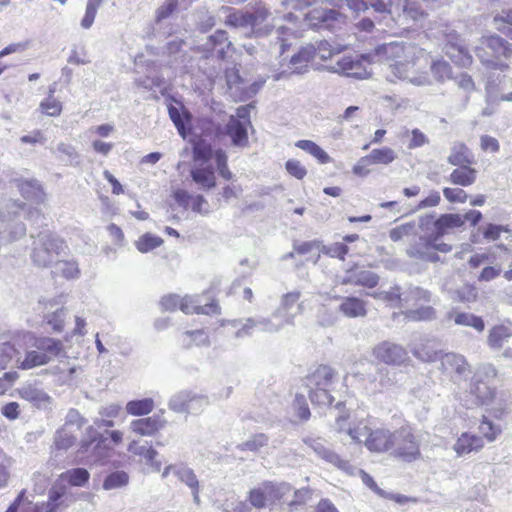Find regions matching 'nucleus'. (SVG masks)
<instances>
[{"instance_id": "4d7b16f0", "label": "nucleus", "mask_w": 512, "mask_h": 512, "mask_svg": "<svg viewBox=\"0 0 512 512\" xmlns=\"http://www.w3.org/2000/svg\"><path fill=\"white\" fill-rule=\"evenodd\" d=\"M431 72L438 82H445L452 78L450 65L444 60H435L431 63Z\"/></svg>"}, {"instance_id": "c85d7f7f", "label": "nucleus", "mask_w": 512, "mask_h": 512, "mask_svg": "<svg viewBox=\"0 0 512 512\" xmlns=\"http://www.w3.org/2000/svg\"><path fill=\"white\" fill-rule=\"evenodd\" d=\"M17 335L21 336L24 340H34L33 346L51 356V359L60 355L63 351V345L59 340L47 337L34 339L33 335L29 332H19Z\"/></svg>"}, {"instance_id": "c9c22d12", "label": "nucleus", "mask_w": 512, "mask_h": 512, "mask_svg": "<svg viewBox=\"0 0 512 512\" xmlns=\"http://www.w3.org/2000/svg\"><path fill=\"white\" fill-rule=\"evenodd\" d=\"M477 179V170L470 165H462L454 169L448 180L455 185L467 187L475 183Z\"/></svg>"}, {"instance_id": "774afa93", "label": "nucleus", "mask_w": 512, "mask_h": 512, "mask_svg": "<svg viewBox=\"0 0 512 512\" xmlns=\"http://www.w3.org/2000/svg\"><path fill=\"white\" fill-rule=\"evenodd\" d=\"M435 314L431 306H420L417 309H409L405 313L406 318L412 321L431 320L435 318Z\"/></svg>"}, {"instance_id": "5fc2aeb1", "label": "nucleus", "mask_w": 512, "mask_h": 512, "mask_svg": "<svg viewBox=\"0 0 512 512\" xmlns=\"http://www.w3.org/2000/svg\"><path fill=\"white\" fill-rule=\"evenodd\" d=\"M39 110L47 116L57 117L62 113L63 106L61 101L57 98L52 95H48L40 102Z\"/></svg>"}, {"instance_id": "5701e85b", "label": "nucleus", "mask_w": 512, "mask_h": 512, "mask_svg": "<svg viewBox=\"0 0 512 512\" xmlns=\"http://www.w3.org/2000/svg\"><path fill=\"white\" fill-rule=\"evenodd\" d=\"M166 425V420L160 415L133 420L130 430L140 436H153Z\"/></svg>"}, {"instance_id": "a211bd4d", "label": "nucleus", "mask_w": 512, "mask_h": 512, "mask_svg": "<svg viewBox=\"0 0 512 512\" xmlns=\"http://www.w3.org/2000/svg\"><path fill=\"white\" fill-rule=\"evenodd\" d=\"M445 53L456 65L467 67L472 63V56L457 33L447 35Z\"/></svg>"}, {"instance_id": "603ef678", "label": "nucleus", "mask_w": 512, "mask_h": 512, "mask_svg": "<svg viewBox=\"0 0 512 512\" xmlns=\"http://www.w3.org/2000/svg\"><path fill=\"white\" fill-rule=\"evenodd\" d=\"M162 243L163 240L161 237L151 233H145L135 242V246L139 252L148 253L161 246Z\"/></svg>"}, {"instance_id": "8fccbe9b", "label": "nucleus", "mask_w": 512, "mask_h": 512, "mask_svg": "<svg viewBox=\"0 0 512 512\" xmlns=\"http://www.w3.org/2000/svg\"><path fill=\"white\" fill-rule=\"evenodd\" d=\"M266 34L270 35L272 40L276 41L279 45V54L282 55L286 48L290 45L288 42L294 38V33L284 26L278 27L276 30H266Z\"/></svg>"}, {"instance_id": "c03bdc74", "label": "nucleus", "mask_w": 512, "mask_h": 512, "mask_svg": "<svg viewBox=\"0 0 512 512\" xmlns=\"http://www.w3.org/2000/svg\"><path fill=\"white\" fill-rule=\"evenodd\" d=\"M51 361V356L41 352V350L27 351L25 358L20 362L18 367L22 370H29L38 366L45 365Z\"/></svg>"}, {"instance_id": "9b49d317", "label": "nucleus", "mask_w": 512, "mask_h": 512, "mask_svg": "<svg viewBox=\"0 0 512 512\" xmlns=\"http://www.w3.org/2000/svg\"><path fill=\"white\" fill-rule=\"evenodd\" d=\"M442 236H437V233L431 232L423 237H419L418 242L409 246L407 253L409 256L421 260L435 262L438 260L436 251L448 253L452 250L451 245L438 242Z\"/></svg>"}, {"instance_id": "7ed1b4c3", "label": "nucleus", "mask_w": 512, "mask_h": 512, "mask_svg": "<svg viewBox=\"0 0 512 512\" xmlns=\"http://www.w3.org/2000/svg\"><path fill=\"white\" fill-rule=\"evenodd\" d=\"M497 377V370L492 365H486L479 370L470 384V393L475 397L477 405L487 406L488 411L500 418L506 411V401L499 395L489 381Z\"/></svg>"}, {"instance_id": "13d9d810", "label": "nucleus", "mask_w": 512, "mask_h": 512, "mask_svg": "<svg viewBox=\"0 0 512 512\" xmlns=\"http://www.w3.org/2000/svg\"><path fill=\"white\" fill-rule=\"evenodd\" d=\"M479 431L488 442H493L501 434V427L494 424L486 416H483L479 425Z\"/></svg>"}, {"instance_id": "37998d69", "label": "nucleus", "mask_w": 512, "mask_h": 512, "mask_svg": "<svg viewBox=\"0 0 512 512\" xmlns=\"http://www.w3.org/2000/svg\"><path fill=\"white\" fill-rule=\"evenodd\" d=\"M367 295L375 299L382 300L391 307H404L403 296L398 286L392 287L388 291H375L367 293Z\"/></svg>"}, {"instance_id": "4be33fe9", "label": "nucleus", "mask_w": 512, "mask_h": 512, "mask_svg": "<svg viewBox=\"0 0 512 512\" xmlns=\"http://www.w3.org/2000/svg\"><path fill=\"white\" fill-rule=\"evenodd\" d=\"M336 378L335 370L327 365L318 366L306 378L307 389H328L331 390Z\"/></svg>"}, {"instance_id": "e2e57ef3", "label": "nucleus", "mask_w": 512, "mask_h": 512, "mask_svg": "<svg viewBox=\"0 0 512 512\" xmlns=\"http://www.w3.org/2000/svg\"><path fill=\"white\" fill-rule=\"evenodd\" d=\"M213 159L215 160L220 176L225 180L232 179L233 174L227 165L228 157L226 152L222 149L213 150Z\"/></svg>"}, {"instance_id": "052dcab7", "label": "nucleus", "mask_w": 512, "mask_h": 512, "mask_svg": "<svg viewBox=\"0 0 512 512\" xmlns=\"http://www.w3.org/2000/svg\"><path fill=\"white\" fill-rule=\"evenodd\" d=\"M55 272L66 279H77L80 276V269L78 263L75 261L57 262Z\"/></svg>"}, {"instance_id": "a19ab883", "label": "nucleus", "mask_w": 512, "mask_h": 512, "mask_svg": "<svg viewBox=\"0 0 512 512\" xmlns=\"http://www.w3.org/2000/svg\"><path fill=\"white\" fill-rule=\"evenodd\" d=\"M295 146L314 157L320 164H327L332 161L328 153L311 140H298Z\"/></svg>"}, {"instance_id": "09e8293b", "label": "nucleus", "mask_w": 512, "mask_h": 512, "mask_svg": "<svg viewBox=\"0 0 512 512\" xmlns=\"http://www.w3.org/2000/svg\"><path fill=\"white\" fill-rule=\"evenodd\" d=\"M76 439L75 431L62 426L54 435V446L59 450H67L75 444Z\"/></svg>"}, {"instance_id": "f704fd0d", "label": "nucleus", "mask_w": 512, "mask_h": 512, "mask_svg": "<svg viewBox=\"0 0 512 512\" xmlns=\"http://www.w3.org/2000/svg\"><path fill=\"white\" fill-rule=\"evenodd\" d=\"M26 228L22 223H15L12 229V219L10 213L8 217L0 219V241L9 242L25 235Z\"/></svg>"}, {"instance_id": "b1692460", "label": "nucleus", "mask_w": 512, "mask_h": 512, "mask_svg": "<svg viewBox=\"0 0 512 512\" xmlns=\"http://www.w3.org/2000/svg\"><path fill=\"white\" fill-rule=\"evenodd\" d=\"M441 368L445 373L455 374L464 377L470 373V366L464 356L456 353H443L441 357Z\"/></svg>"}, {"instance_id": "72a5a7b5", "label": "nucleus", "mask_w": 512, "mask_h": 512, "mask_svg": "<svg viewBox=\"0 0 512 512\" xmlns=\"http://www.w3.org/2000/svg\"><path fill=\"white\" fill-rule=\"evenodd\" d=\"M249 125L242 123L240 119L230 117L226 126V133L230 136L235 146L245 147L248 145L247 127Z\"/></svg>"}, {"instance_id": "dca6fc26", "label": "nucleus", "mask_w": 512, "mask_h": 512, "mask_svg": "<svg viewBox=\"0 0 512 512\" xmlns=\"http://www.w3.org/2000/svg\"><path fill=\"white\" fill-rule=\"evenodd\" d=\"M366 56H344L334 66V71L347 77L365 79L370 76Z\"/></svg>"}, {"instance_id": "79ce46f5", "label": "nucleus", "mask_w": 512, "mask_h": 512, "mask_svg": "<svg viewBox=\"0 0 512 512\" xmlns=\"http://www.w3.org/2000/svg\"><path fill=\"white\" fill-rule=\"evenodd\" d=\"M411 352L418 360L426 363L440 361L443 356V352L436 349L431 343L415 346Z\"/></svg>"}, {"instance_id": "39448f33", "label": "nucleus", "mask_w": 512, "mask_h": 512, "mask_svg": "<svg viewBox=\"0 0 512 512\" xmlns=\"http://www.w3.org/2000/svg\"><path fill=\"white\" fill-rule=\"evenodd\" d=\"M476 56L480 61L487 67L506 71L509 69V65L498 58L503 56L509 58L512 55V48L510 44L503 38L492 35L483 37L479 46L475 48Z\"/></svg>"}, {"instance_id": "bb28decb", "label": "nucleus", "mask_w": 512, "mask_h": 512, "mask_svg": "<svg viewBox=\"0 0 512 512\" xmlns=\"http://www.w3.org/2000/svg\"><path fill=\"white\" fill-rule=\"evenodd\" d=\"M341 302L339 312L347 318H361L367 315V302L355 296L335 297Z\"/></svg>"}, {"instance_id": "680f3d73", "label": "nucleus", "mask_w": 512, "mask_h": 512, "mask_svg": "<svg viewBox=\"0 0 512 512\" xmlns=\"http://www.w3.org/2000/svg\"><path fill=\"white\" fill-rule=\"evenodd\" d=\"M105 0H88L86 4V10L84 17L81 20V27L89 29L95 20L98 8L102 5Z\"/></svg>"}, {"instance_id": "f8f14e48", "label": "nucleus", "mask_w": 512, "mask_h": 512, "mask_svg": "<svg viewBox=\"0 0 512 512\" xmlns=\"http://www.w3.org/2000/svg\"><path fill=\"white\" fill-rule=\"evenodd\" d=\"M74 502L75 498L68 491V488L60 481H56L48 491L47 501L37 503L34 506V511L63 512Z\"/></svg>"}, {"instance_id": "7c9ffc66", "label": "nucleus", "mask_w": 512, "mask_h": 512, "mask_svg": "<svg viewBox=\"0 0 512 512\" xmlns=\"http://www.w3.org/2000/svg\"><path fill=\"white\" fill-rule=\"evenodd\" d=\"M179 0H164L154 13L152 30L147 35L149 37H157L158 31L161 29L163 22L168 19L178 8Z\"/></svg>"}, {"instance_id": "2f4dec72", "label": "nucleus", "mask_w": 512, "mask_h": 512, "mask_svg": "<svg viewBox=\"0 0 512 512\" xmlns=\"http://www.w3.org/2000/svg\"><path fill=\"white\" fill-rule=\"evenodd\" d=\"M446 322L453 321L456 325L472 327L478 332H482L485 329V323L483 319L467 312H459L451 310L445 315Z\"/></svg>"}, {"instance_id": "f257e3e1", "label": "nucleus", "mask_w": 512, "mask_h": 512, "mask_svg": "<svg viewBox=\"0 0 512 512\" xmlns=\"http://www.w3.org/2000/svg\"><path fill=\"white\" fill-rule=\"evenodd\" d=\"M376 56L388 65L386 79L390 82L404 81L413 86L422 87L432 84V79L426 70L421 69L428 64L424 49L404 42H390L376 48Z\"/></svg>"}, {"instance_id": "f3484780", "label": "nucleus", "mask_w": 512, "mask_h": 512, "mask_svg": "<svg viewBox=\"0 0 512 512\" xmlns=\"http://www.w3.org/2000/svg\"><path fill=\"white\" fill-rule=\"evenodd\" d=\"M430 224L434 227L432 232L437 233V236H444L454 229L463 226L464 218H462V214L447 213L442 214L436 220L433 219V216H426L420 219L421 228L428 227Z\"/></svg>"}, {"instance_id": "1a4fd4ad", "label": "nucleus", "mask_w": 512, "mask_h": 512, "mask_svg": "<svg viewBox=\"0 0 512 512\" xmlns=\"http://www.w3.org/2000/svg\"><path fill=\"white\" fill-rule=\"evenodd\" d=\"M78 452L87 454L86 462L88 463H104L111 456L112 449L94 426H88Z\"/></svg>"}, {"instance_id": "0eeeda50", "label": "nucleus", "mask_w": 512, "mask_h": 512, "mask_svg": "<svg viewBox=\"0 0 512 512\" xmlns=\"http://www.w3.org/2000/svg\"><path fill=\"white\" fill-rule=\"evenodd\" d=\"M390 453L406 462L415 461L420 457V441L411 426L405 425L393 431Z\"/></svg>"}, {"instance_id": "423d86ee", "label": "nucleus", "mask_w": 512, "mask_h": 512, "mask_svg": "<svg viewBox=\"0 0 512 512\" xmlns=\"http://www.w3.org/2000/svg\"><path fill=\"white\" fill-rule=\"evenodd\" d=\"M291 491V485L286 482L264 481L248 491L247 501L260 510L275 505Z\"/></svg>"}, {"instance_id": "4c0bfd02", "label": "nucleus", "mask_w": 512, "mask_h": 512, "mask_svg": "<svg viewBox=\"0 0 512 512\" xmlns=\"http://www.w3.org/2000/svg\"><path fill=\"white\" fill-rule=\"evenodd\" d=\"M448 162L454 166L472 165L474 157L470 149L464 143H455L451 148Z\"/></svg>"}, {"instance_id": "9d476101", "label": "nucleus", "mask_w": 512, "mask_h": 512, "mask_svg": "<svg viewBox=\"0 0 512 512\" xmlns=\"http://www.w3.org/2000/svg\"><path fill=\"white\" fill-rule=\"evenodd\" d=\"M63 249L64 243L57 236L48 232L40 233L34 241L32 260L38 266L46 267L55 261Z\"/></svg>"}, {"instance_id": "de8ad7c7", "label": "nucleus", "mask_w": 512, "mask_h": 512, "mask_svg": "<svg viewBox=\"0 0 512 512\" xmlns=\"http://www.w3.org/2000/svg\"><path fill=\"white\" fill-rule=\"evenodd\" d=\"M512 335V331L505 325L494 326L489 331L488 344L494 349H498L503 346L504 342Z\"/></svg>"}, {"instance_id": "cd10ccee", "label": "nucleus", "mask_w": 512, "mask_h": 512, "mask_svg": "<svg viewBox=\"0 0 512 512\" xmlns=\"http://www.w3.org/2000/svg\"><path fill=\"white\" fill-rule=\"evenodd\" d=\"M484 447L483 438L469 432H463L453 445L457 456L461 457L472 452H478Z\"/></svg>"}, {"instance_id": "ea45409f", "label": "nucleus", "mask_w": 512, "mask_h": 512, "mask_svg": "<svg viewBox=\"0 0 512 512\" xmlns=\"http://www.w3.org/2000/svg\"><path fill=\"white\" fill-rule=\"evenodd\" d=\"M404 307L417 306L431 301V293L421 287H409L403 294Z\"/></svg>"}, {"instance_id": "c756f323", "label": "nucleus", "mask_w": 512, "mask_h": 512, "mask_svg": "<svg viewBox=\"0 0 512 512\" xmlns=\"http://www.w3.org/2000/svg\"><path fill=\"white\" fill-rule=\"evenodd\" d=\"M230 48L231 42L228 40L227 33L223 30H218L209 36L205 43V49L220 59L227 57Z\"/></svg>"}, {"instance_id": "6e6d98bb", "label": "nucleus", "mask_w": 512, "mask_h": 512, "mask_svg": "<svg viewBox=\"0 0 512 512\" xmlns=\"http://www.w3.org/2000/svg\"><path fill=\"white\" fill-rule=\"evenodd\" d=\"M129 482V476L124 471H116L111 474H109L104 482H103V488L105 490H113L118 489L121 487H124Z\"/></svg>"}, {"instance_id": "864d4df0", "label": "nucleus", "mask_w": 512, "mask_h": 512, "mask_svg": "<svg viewBox=\"0 0 512 512\" xmlns=\"http://www.w3.org/2000/svg\"><path fill=\"white\" fill-rule=\"evenodd\" d=\"M154 408V402L151 398L129 401L126 410L129 414L141 416L149 414Z\"/></svg>"}, {"instance_id": "a18cd8bd", "label": "nucleus", "mask_w": 512, "mask_h": 512, "mask_svg": "<svg viewBox=\"0 0 512 512\" xmlns=\"http://www.w3.org/2000/svg\"><path fill=\"white\" fill-rule=\"evenodd\" d=\"M89 472L84 468H74L66 472H63L57 481L63 483L64 481L69 482L72 486H84L89 480Z\"/></svg>"}, {"instance_id": "aec40b11", "label": "nucleus", "mask_w": 512, "mask_h": 512, "mask_svg": "<svg viewBox=\"0 0 512 512\" xmlns=\"http://www.w3.org/2000/svg\"><path fill=\"white\" fill-rule=\"evenodd\" d=\"M307 444L320 458L326 462L336 466L337 468L345 471L348 474H353L355 468L350 465L346 460L340 458L338 454L326 448L323 443L318 439H305Z\"/></svg>"}, {"instance_id": "49530a36", "label": "nucleus", "mask_w": 512, "mask_h": 512, "mask_svg": "<svg viewBox=\"0 0 512 512\" xmlns=\"http://www.w3.org/2000/svg\"><path fill=\"white\" fill-rule=\"evenodd\" d=\"M259 322V330L268 333H276L284 328L286 325H289L288 322L282 318L279 313L276 311L270 317L258 318Z\"/></svg>"}, {"instance_id": "0e129e2a", "label": "nucleus", "mask_w": 512, "mask_h": 512, "mask_svg": "<svg viewBox=\"0 0 512 512\" xmlns=\"http://www.w3.org/2000/svg\"><path fill=\"white\" fill-rule=\"evenodd\" d=\"M207 342L208 336L203 330L187 331L182 335V344L185 347L205 345Z\"/></svg>"}, {"instance_id": "393cba45", "label": "nucleus", "mask_w": 512, "mask_h": 512, "mask_svg": "<svg viewBox=\"0 0 512 512\" xmlns=\"http://www.w3.org/2000/svg\"><path fill=\"white\" fill-rule=\"evenodd\" d=\"M127 450L134 455L140 456L154 472H160L162 463L157 460L158 452L148 443H140L133 440L129 443Z\"/></svg>"}, {"instance_id": "6ab92c4d", "label": "nucleus", "mask_w": 512, "mask_h": 512, "mask_svg": "<svg viewBox=\"0 0 512 512\" xmlns=\"http://www.w3.org/2000/svg\"><path fill=\"white\" fill-rule=\"evenodd\" d=\"M445 53L456 65L467 67L472 63V56L457 33L447 35Z\"/></svg>"}, {"instance_id": "2eb2a0df", "label": "nucleus", "mask_w": 512, "mask_h": 512, "mask_svg": "<svg viewBox=\"0 0 512 512\" xmlns=\"http://www.w3.org/2000/svg\"><path fill=\"white\" fill-rule=\"evenodd\" d=\"M375 359L387 365L400 366L408 360V353L401 345L383 341L373 348Z\"/></svg>"}, {"instance_id": "ddd939ff", "label": "nucleus", "mask_w": 512, "mask_h": 512, "mask_svg": "<svg viewBox=\"0 0 512 512\" xmlns=\"http://www.w3.org/2000/svg\"><path fill=\"white\" fill-rule=\"evenodd\" d=\"M305 21L310 27L333 30L345 23V16L334 9L314 8L305 14Z\"/></svg>"}, {"instance_id": "3c124183", "label": "nucleus", "mask_w": 512, "mask_h": 512, "mask_svg": "<svg viewBox=\"0 0 512 512\" xmlns=\"http://www.w3.org/2000/svg\"><path fill=\"white\" fill-rule=\"evenodd\" d=\"M366 159L370 160L372 164H384L388 165L396 159V153L389 147H382L373 149Z\"/></svg>"}, {"instance_id": "6e6552de", "label": "nucleus", "mask_w": 512, "mask_h": 512, "mask_svg": "<svg viewBox=\"0 0 512 512\" xmlns=\"http://www.w3.org/2000/svg\"><path fill=\"white\" fill-rule=\"evenodd\" d=\"M160 305L165 311H176L178 308L185 314H215L218 312V305L214 302L202 304L201 296L180 297L170 294L162 297Z\"/></svg>"}, {"instance_id": "473e14b6", "label": "nucleus", "mask_w": 512, "mask_h": 512, "mask_svg": "<svg viewBox=\"0 0 512 512\" xmlns=\"http://www.w3.org/2000/svg\"><path fill=\"white\" fill-rule=\"evenodd\" d=\"M315 58V47L306 45L294 54L289 62L291 73L302 74L308 69V65Z\"/></svg>"}, {"instance_id": "bf43d9fd", "label": "nucleus", "mask_w": 512, "mask_h": 512, "mask_svg": "<svg viewBox=\"0 0 512 512\" xmlns=\"http://www.w3.org/2000/svg\"><path fill=\"white\" fill-rule=\"evenodd\" d=\"M168 112H169L170 119L172 120V122L176 126L179 134L183 138H186V136H187V134H186V122H189L188 115H186L184 113H181L180 109L175 107V106H173V105H170L168 107Z\"/></svg>"}, {"instance_id": "20e7f679", "label": "nucleus", "mask_w": 512, "mask_h": 512, "mask_svg": "<svg viewBox=\"0 0 512 512\" xmlns=\"http://www.w3.org/2000/svg\"><path fill=\"white\" fill-rule=\"evenodd\" d=\"M211 159H213L211 145L202 140L195 142L190 176L194 183L203 190H210L216 186L215 171L209 163Z\"/></svg>"}, {"instance_id": "4468645a", "label": "nucleus", "mask_w": 512, "mask_h": 512, "mask_svg": "<svg viewBox=\"0 0 512 512\" xmlns=\"http://www.w3.org/2000/svg\"><path fill=\"white\" fill-rule=\"evenodd\" d=\"M269 16V11L266 8L260 7L254 13H245L242 11H235L227 16L226 24L232 27L239 28H252L253 32L257 35L262 34V30L258 28Z\"/></svg>"}, {"instance_id": "69168bd1", "label": "nucleus", "mask_w": 512, "mask_h": 512, "mask_svg": "<svg viewBox=\"0 0 512 512\" xmlns=\"http://www.w3.org/2000/svg\"><path fill=\"white\" fill-rule=\"evenodd\" d=\"M191 391H181L176 393L169 400V408L175 412H186L187 404H189Z\"/></svg>"}, {"instance_id": "58836bf2", "label": "nucleus", "mask_w": 512, "mask_h": 512, "mask_svg": "<svg viewBox=\"0 0 512 512\" xmlns=\"http://www.w3.org/2000/svg\"><path fill=\"white\" fill-rule=\"evenodd\" d=\"M17 187L21 195L27 199L36 203L43 202L44 192L40 184L35 180L19 181Z\"/></svg>"}, {"instance_id": "e433bc0d", "label": "nucleus", "mask_w": 512, "mask_h": 512, "mask_svg": "<svg viewBox=\"0 0 512 512\" xmlns=\"http://www.w3.org/2000/svg\"><path fill=\"white\" fill-rule=\"evenodd\" d=\"M342 283L374 288L379 283V276L369 270H360L347 276L345 279H343Z\"/></svg>"}, {"instance_id": "a878e982", "label": "nucleus", "mask_w": 512, "mask_h": 512, "mask_svg": "<svg viewBox=\"0 0 512 512\" xmlns=\"http://www.w3.org/2000/svg\"><path fill=\"white\" fill-rule=\"evenodd\" d=\"M19 397L32 403L37 408H46L51 403V397L36 384H24L17 389Z\"/></svg>"}, {"instance_id": "412c9836", "label": "nucleus", "mask_w": 512, "mask_h": 512, "mask_svg": "<svg viewBox=\"0 0 512 512\" xmlns=\"http://www.w3.org/2000/svg\"><path fill=\"white\" fill-rule=\"evenodd\" d=\"M300 297L301 292L295 290L283 294L280 298L279 306L275 311L279 313L288 324H294L295 316L302 310V305L298 303Z\"/></svg>"}, {"instance_id": "f03ea898", "label": "nucleus", "mask_w": 512, "mask_h": 512, "mask_svg": "<svg viewBox=\"0 0 512 512\" xmlns=\"http://www.w3.org/2000/svg\"><path fill=\"white\" fill-rule=\"evenodd\" d=\"M334 429L349 436L354 443L363 444L372 453L391 450L393 431L376 427L369 418L350 421L347 416L340 415L335 420Z\"/></svg>"}, {"instance_id": "338daca9", "label": "nucleus", "mask_w": 512, "mask_h": 512, "mask_svg": "<svg viewBox=\"0 0 512 512\" xmlns=\"http://www.w3.org/2000/svg\"><path fill=\"white\" fill-rule=\"evenodd\" d=\"M176 476L190 489L197 488L199 486V481L195 472L187 466L180 465L176 470Z\"/></svg>"}]
</instances>
